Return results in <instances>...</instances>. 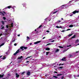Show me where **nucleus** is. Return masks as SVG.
<instances>
[{"label":"nucleus","mask_w":79,"mask_h":79,"mask_svg":"<svg viewBox=\"0 0 79 79\" xmlns=\"http://www.w3.org/2000/svg\"><path fill=\"white\" fill-rule=\"evenodd\" d=\"M20 48L23 51V50H24V49L23 48L25 49V50H26L27 48V47L22 46L20 47Z\"/></svg>","instance_id":"nucleus-1"},{"label":"nucleus","mask_w":79,"mask_h":79,"mask_svg":"<svg viewBox=\"0 0 79 79\" xmlns=\"http://www.w3.org/2000/svg\"><path fill=\"white\" fill-rule=\"evenodd\" d=\"M19 50H20V49H18V50L15 52V53L14 54V55L15 56L17 54V53H18L19 52Z\"/></svg>","instance_id":"nucleus-2"},{"label":"nucleus","mask_w":79,"mask_h":79,"mask_svg":"<svg viewBox=\"0 0 79 79\" xmlns=\"http://www.w3.org/2000/svg\"><path fill=\"white\" fill-rule=\"evenodd\" d=\"M79 13V11H77V10H75L73 12V14H76V13Z\"/></svg>","instance_id":"nucleus-3"},{"label":"nucleus","mask_w":79,"mask_h":79,"mask_svg":"<svg viewBox=\"0 0 79 79\" xmlns=\"http://www.w3.org/2000/svg\"><path fill=\"white\" fill-rule=\"evenodd\" d=\"M0 13H1V14L2 15V16H5V15L4 14H6V12H5V11H3L2 12H0ZM4 13V14H3Z\"/></svg>","instance_id":"nucleus-4"},{"label":"nucleus","mask_w":79,"mask_h":79,"mask_svg":"<svg viewBox=\"0 0 79 79\" xmlns=\"http://www.w3.org/2000/svg\"><path fill=\"white\" fill-rule=\"evenodd\" d=\"M41 42V41H37L36 42H35L34 43V44H39V43H40Z\"/></svg>","instance_id":"nucleus-5"},{"label":"nucleus","mask_w":79,"mask_h":79,"mask_svg":"<svg viewBox=\"0 0 79 79\" xmlns=\"http://www.w3.org/2000/svg\"><path fill=\"white\" fill-rule=\"evenodd\" d=\"M11 8V6H7V7H6L5 8V9H7V8H8L9 9H10Z\"/></svg>","instance_id":"nucleus-6"},{"label":"nucleus","mask_w":79,"mask_h":79,"mask_svg":"<svg viewBox=\"0 0 79 79\" xmlns=\"http://www.w3.org/2000/svg\"><path fill=\"white\" fill-rule=\"evenodd\" d=\"M15 75L16 76V77L18 78L19 77V74H18L17 73H15Z\"/></svg>","instance_id":"nucleus-7"},{"label":"nucleus","mask_w":79,"mask_h":79,"mask_svg":"<svg viewBox=\"0 0 79 79\" xmlns=\"http://www.w3.org/2000/svg\"><path fill=\"white\" fill-rule=\"evenodd\" d=\"M27 76H29L31 74V73H30V72L28 71L27 72Z\"/></svg>","instance_id":"nucleus-8"},{"label":"nucleus","mask_w":79,"mask_h":79,"mask_svg":"<svg viewBox=\"0 0 79 79\" xmlns=\"http://www.w3.org/2000/svg\"><path fill=\"white\" fill-rule=\"evenodd\" d=\"M3 76H4V74H3L2 75L0 74V78H2V77H3Z\"/></svg>","instance_id":"nucleus-9"},{"label":"nucleus","mask_w":79,"mask_h":79,"mask_svg":"<svg viewBox=\"0 0 79 79\" xmlns=\"http://www.w3.org/2000/svg\"><path fill=\"white\" fill-rule=\"evenodd\" d=\"M46 50H47L48 51H49V50H50V48H46L45 49Z\"/></svg>","instance_id":"nucleus-10"},{"label":"nucleus","mask_w":79,"mask_h":79,"mask_svg":"<svg viewBox=\"0 0 79 79\" xmlns=\"http://www.w3.org/2000/svg\"><path fill=\"white\" fill-rule=\"evenodd\" d=\"M60 8H61L62 9H63V8H64V5L61 6H60Z\"/></svg>","instance_id":"nucleus-11"},{"label":"nucleus","mask_w":79,"mask_h":79,"mask_svg":"<svg viewBox=\"0 0 79 79\" xmlns=\"http://www.w3.org/2000/svg\"><path fill=\"white\" fill-rule=\"evenodd\" d=\"M64 59H66L65 57H63L62 59V61H66V60H65Z\"/></svg>","instance_id":"nucleus-12"},{"label":"nucleus","mask_w":79,"mask_h":79,"mask_svg":"<svg viewBox=\"0 0 79 79\" xmlns=\"http://www.w3.org/2000/svg\"><path fill=\"white\" fill-rule=\"evenodd\" d=\"M23 57L22 56H19L18 58V59H21V58H23Z\"/></svg>","instance_id":"nucleus-13"},{"label":"nucleus","mask_w":79,"mask_h":79,"mask_svg":"<svg viewBox=\"0 0 79 79\" xmlns=\"http://www.w3.org/2000/svg\"><path fill=\"white\" fill-rule=\"evenodd\" d=\"M56 27L57 28H62V27H60L58 26H56Z\"/></svg>","instance_id":"nucleus-14"},{"label":"nucleus","mask_w":79,"mask_h":79,"mask_svg":"<svg viewBox=\"0 0 79 79\" xmlns=\"http://www.w3.org/2000/svg\"><path fill=\"white\" fill-rule=\"evenodd\" d=\"M76 38V35H74L72 37H71V39H74V38Z\"/></svg>","instance_id":"nucleus-15"},{"label":"nucleus","mask_w":79,"mask_h":79,"mask_svg":"<svg viewBox=\"0 0 79 79\" xmlns=\"http://www.w3.org/2000/svg\"><path fill=\"white\" fill-rule=\"evenodd\" d=\"M69 27H73V24L70 25L69 26Z\"/></svg>","instance_id":"nucleus-16"},{"label":"nucleus","mask_w":79,"mask_h":79,"mask_svg":"<svg viewBox=\"0 0 79 79\" xmlns=\"http://www.w3.org/2000/svg\"><path fill=\"white\" fill-rule=\"evenodd\" d=\"M78 42H79V40H77L75 41V43H77Z\"/></svg>","instance_id":"nucleus-17"},{"label":"nucleus","mask_w":79,"mask_h":79,"mask_svg":"<svg viewBox=\"0 0 79 79\" xmlns=\"http://www.w3.org/2000/svg\"><path fill=\"white\" fill-rule=\"evenodd\" d=\"M1 23H2V24L3 25H4V24H5V22H4V21H1Z\"/></svg>","instance_id":"nucleus-18"},{"label":"nucleus","mask_w":79,"mask_h":79,"mask_svg":"<svg viewBox=\"0 0 79 79\" xmlns=\"http://www.w3.org/2000/svg\"><path fill=\"white\" fill-rule=\"evenodd\" d=\"M31 57H32V56H28L26 58H25V59H26V60H27L28 58H31Z\"/></svg>","instance_id":"nucleus-19"},{"label":"nucleus","mask_w":79,"mask_h":79,"mask_svg":"<svg viewBox=\"0 0 79 79\" xmlns=\"http://www.w3.org/2000/svg\"><path fill=\"white\" fill-rule=\"evenodd\" d=\"M61 75H63L62 74H58L57 75V76H61Z\"/></svg>","instance_id":"nucleus-20"},{"label":"nucleus","mask_w":79,"mask_h":79,"mask_svg":"<svg viewBox=\"0 0 79 79\" xmlns=\"http://www.w3.org/2000/svg\"><path fill=\"white\" fill-rule=\"evenodd\" d=\"M59 50L58 49H57L56 50V52H59Z\"/></svg>","instance_id":"nucleus-21"},{"label":"nucleus","mask_w":79,"mask_h":79,"mask_svg":"<svg viewBox=\"0 0 79 79\" xmlns=\"http://www.w3.org/2000/svg\"><path fill=\"white\" fill-rule=\"evenodd\" d=\"M59 48H63V47H62V46H59Z\"/></svg>","instance_id":"nucleus-22"},{"label":"nucleus","mask_w":79,"mask_h":79,"mask_svg":"<svg viewBox=\"0 0 79 79\" xmlns=\"http://www.w3.org/2000/svg\"><path fill=\"white\" fill-rule=\"evenodd\" d=\"M4 44H5V43H4L2 44L1 45H0V47H1V46H3V45Z\"/></svg>","instance_id":"nucleus-23"},{"label":"nucleus","mask_w":79,"mask_h":79,"mask_svg":"<svg viewBox=\"0 0 79 79\" xmlns=\"http://www.w3.org/2000/svg\"><path fill=\"white\" fill-rule=\"evenodd\" d=\"M50 53V52H46V55H48V53Z\"/></svg>","instance_id":"nucleus-24"},{"label":"nucleus","mask_w":79,"mask_h":79,"mask_svg":"<svg viewBox=\"0 0 79 79\" xmlns=\"http://www.w3.org/2000/svg\"><path fill=\"white\" fill-rule=\"evenodd\" d=\"M53 77H55V78H56H56H58V77H56V76H53Z\"/></svg>","instance_id":"nucleus-25"},{"label":"nucleus","mask_w":79,"mask_h":79,"mask_svg":"<svg viewBox=\"0 0 79 79\" xmlns=\"http://www.w3.org/2000/svg\"><path fill=\"white\" fill-rule=\"evenodd\" d=\"M11 27H13V23H12L11 24Z\"/></svg>","instance_id":"nucleus-26"},{"label":"nucleus","mask_w":79,"mask_h":79,"mask_svg":"<svg viewBox=\"0 0 79 79\" xmlns=\"http://www.w3.org/2000/svg\"><path fill=\"white\" fill-rule=\"evenodd\" d=\"M72 35H73V34H69V35H68V36H69V37H70V36H71Z\"/></svg>","instance_id":"nucleus-27"},{"label":"nucleus","mask_w":79,"mask_h":79,"mask_svg":"<svg viewBox=\"0 0 79 79\" xmlns=\"http://www.w3.org/2000/svg\"><path fill=\"white\" fill-rule=\"evenodd\" d=\"M42 25H40L38 27V29H39V28H40L41 27H42Z\"/></svg>","instance_id":"nucleus-28"},{"label":"nucleus","mask_w":79,"mask_h":79,"mask_svg":"<svg viewBox=\"0 0 79 79\" xmlns=\"http://www.w3.org/2000/svg\"><path fill=\"white\" fill-rule=\"evenodd\" d=\"M15 41V40H13L12 41V42H14Z\"/></svg>","instance_id":"nucleus-29"},{"label":"nucleus","mask_w":79,"mask_h":79,"mask_svg":"<svg viewBox=\"0 0 79 79\" xmlns=\"http://www.w3.org/2000/svg\"><path fill=\"white\" fill-rule=\"evenodd\" d=\"M64 8H67L68 7V6H66L65 5H64Z\"/></svg>","instance_id":"nucleus-30"},{"label":"nucleus","mask_w":79,"mask_h":79,"mask_svg":"<svg viewBox=\"0 0 79 79\" xmlns=\"http://www.w3.org/2000/svg\"><path fill=\"white\" fill-rule=\"evenodd\" d=\"M3 19L4 20H5L6 19V17H3Z\"/></svg>","instance_id":"nucleus-31"},{"label":"nucleus","mask_w":79,"mask_h":79,"mask_svg":"<svg viewBox=\"0 0 79 79\" xmlns=\"http://www.w3.org/2000/svg\"><path fill=\"white\" fill-rule=\"evenodd\" d=\"M57 12H58V11H56V12H53V14H55V13H57Z\"/></svg>","instance_id":"nucleus-32"},{"label":"nucleus","mask_w":79,"mask_h":79,"mask_svg":"<svg viewBox=\"0 0 79 79\" xmlns=\"http://www.w3.org/2000/svg\"><path fill=\"white\" fill-rule=\"evenodd\" d=\"M27 39H30V38H29V37L28 36H27Z\"/></svg>","instance_id":"nucleus-33"},{"label":"nucleus","mask_w":79,"mask_h":79,"mask_svg":"<svg viewBox=\"0 0 79 79\" xmlns=\"http://www.w3.org/2000/svg\"><path fill=\"white\" fill-rule=\"evenodd\" d=\"M68 50V49H65V50H64V52H66V51H67V50Z\"/></svg>","instance_id":"nucleus-34"},{"label":"nucleus","mask_w":79,"mask_h":79,"mask_svg":"<svg viewBox=\"0 0 79 79\" xmlns=\"http://www.w3.org/2000/svg\"><path fill=\"white\" fill-rule=\"evenodd\" d=\"M63 67H59V69H62V68H63Z\"/></svg>","instance_id":"nucleus-35"},{"label":"nucleus","mask_w":79,"mask_h":79,"mask_svg":"<svg viewBox=\"0 0 79 79\" xmlns=\"http://www.w3.org/2000/svg\"><path fill=\"white\" fill-rule=\"evenodd\" d=\"M6 28H8V27H9L8 25H6Z\"/></svg>","instance_id":"nucleus-36"},{"label":"nucleus","mask_w":79,"mask_h":79,"mask_svg":"<svg viewBox=\"0 0 79 79\" xmlns=\"http://www.w3.org/2000/svg\"><path fill=\"white\" fill-rule=\"evenodd\" d=\"M70 30H71V29H67L66 31H69Z\"/></svg>","instance_id":"nucleus-37"},{"label":"nucleus","mask_w":79,"mask_h":79,"mask_svg":"<svg viewBox=\"0 0 79 79\" xmlns=\"http://www.w3.org/2000/svg\"><path fill=\"white\" fill-rule=\"evenodd\" d=\"M5 58H6V57H4L3 58V60H5Z\"/></svg>","instance_id":"nucleus-38"},{"label":"nucleus","mask_w":79,"mask_h":79,"mask_svg":"<svg viewBox=\"0 0 79 79\" xmlns=\"http://www.w3.org/2000/svg\"><path fill=\"white\" fill-rule=\"evenodd\" d=\"M4 29V27L3 26L2 27V28H1V29Z\"/></svg>","instance_id":"nucleus-39"},{"label":"nucleus","mask_w":79,"mask_h":79,"mask_svg":"<svg viewBox=\"0 0 79 79\" xmlns=\"http://www.w3.org/2000/svg\"><path fill=\"white\" fill-rule=\"evenodd\" d=\"M47 32H50V31L48 30L46 31Z\"/></svg>","instance_id":"nucleus-40"},{"label":"nucleus","mask_w":79,"mask_h":79,"mask_svg":"<svg viewBox=\"0 0 79 79\" xmlns=\"http://www.w3.org/2000/svg\"><path fill=\"white\" fill-rule=\"evenodd\" d=\"M65 31L64 30H63L62 31H61V32H64Z\"/></svg>","instance_id":"nucleus-41"},{"label":"nucleus","mask_w":79,"mask_h":79,"mask_svg":"<svg viewBox=\"0 0 79 79\" xmlns=\"http://www.w3.org/2000/svg\"><path fill=\"white\" fill-rule=\"evenodd\" d=\"M24 73H25V72H23L22 73V74H24Z\"/></svg>","instance_id":"nucleus-42"},{"label":"nucleus","mask_w":79,"mask_h":79,"mask_svg":"<svg viewBox=\"0 0 79 79\" xmlns=\"http://www.w3.org/2000/svg\"><path fill=\"white\" fill-rule=\"evenodd\" d=\"M61 79H64V77H63V76L62 77V78H61Z\"/></svg>","instance_id":"nucleus-43"},{"label":"nucleus","mask_w":79,"mask_h":79,"mask_svg":"<svg viewBox=\"0 0 79 79\" xmlns=\"http://www.w3.org/2000/svg\"><path fill=\"white\" fill-rule=\"evenodd\" d=\"M77 45H79V44H77L75 45V46H77Z\"/></svg>","instance_id":"nucleus-44"},{"label":"nucleus","mask_w":79,"mask_h":79,"mask_svg":"<svg viewBox=\"0 0 79 79\" xmlns=\"http://www.w3.org/2000/svg\"><path fill=\"white\" fill-rule=\"evenodd\" d=\"M59 65V66H60V65H62V64H60Z\"/></svg>","instance_id":"nucleus-45"},{"label":"nucleus","mask_w":79,"mask_h":79,"mask_svg":"<svg viewBox=\"0 0 79 79\" xmlns=\"http://www.w3.org/2000/svg\"><path fill=\"white\" fill-rule=\"evenodd\" d=\"M16 43H15V44H14V45H15V46H16Z\"/></svg>","instance_id":"nucleus-46"},{"label":"nucleus","mask_w":79,"mask_h":79,"mask_svg":"<svg viewBox=\"0 0 79 79\" xmlns=\"http://www.w3.org/2000/svg\"><path fill=\"white\" fill-rule=\"evenodd\" d=\"M61 22V20H59V21H58V22Z\"/></svg>","instance_id":"nucleus-47"},{"label":"nucleus","mask_w":79,"mask_h":79,"mask_svg":"<svg viewBox=\"0 0 79 79\" xmlns=\"http://www.w3.org/2000/svg\"><path fill=\"white\" fill-rule=\"evenodd\" d=\"M54 73H57V72H55V71L54 72Z\"/></svg>","instance_id":"nucleus-48"},{"label":"nucleus","mask_w":79,"mask_h":79,"mask_svg":"<svg viewBox=\"0 0 79 79\" xmlns=\"http://www.w3.org/2000/svg\"><path fill=\"white\" fill-rule=\"evenodd\" d=\"M18 37H19V36H20V35L19 34L18 35Z\"/></svg>","instance_id":"nucleus-49"},{"label":"nucleus","mask_w":79,"mask_h":79,"mask_svg":"<svg viewBox=\"0 0 79 79\" xmlns=\"http://www.w3.org/2000/svg\"><path fill=\"white\" fill-rule=\"evenodd\" d=\"M49 40H52V39H49Z\"/></svg>","instance_id":"nucleus-50"},{"label":"nucleus","mask_w":79,"mask_h":79,"mask_svg":"<svg viewBox=\"0 0 79 79\" xmlns=\"http://www.w3.org/2000/svg\"><path fill=\"white\" fill-rule=\"evenodd\" d=\"M48 44V45H51V44L50 43H49Z\"/></svg>","instance_id":"nucleus-51"},{"label":"nucleus","mask_w":79,"mask_h":79,"mask_svg":"<svg viewBox=\"0 0 79 79\" xmlns=\"http://www.w3.org/2000/svg\"><path fill=\"white\" fill-rule=\"evenodd\" d=\"M54 40H53V41H51V42H54Z\"/></svg>","instance_id":"nucleus-52"},{"label":"nucleus","mask_w":79,"mask_h":79,"mask_svg":"<svg viewBox=\"0 0 79 79\" xmlns=\"http://www.w3.org/2000/svg\"><path fill=\"white\" fill-rule=\"evenodd\" d=\"M29 61H27L26 63H29Z\"/></svg>","instance_id":"nucleus-53"},{"label":"nucleus","mask_w":79,"mask_h":79,"mask_svg":"<svg viewBox=\"0 0 79 79\" xmlns=\"http://www.w3.org/2000/svg\"><path fill=\"white\" fill-rule=\"evenodd\" d=\"M67 47H70V46H67Z\"/></svg>","instance_id":"nucleus-54"},{"label":"nucleus","mask_w":79,"mask_h":79,"mask_svg":"<svg viewBox=\"0 0 79 79\" xmlns=\"http://www.w3.org/2000/svg\"><path fill=\"white\" fill-rule=\"evenodd\" d=\"M45 37H43V39H45Z\"/></svg>","instance_id":"nucleus-55"},{"label":"nucleus","mask_w":79,"mask_h":79,"mask_svg":"<svg viewBox=\"0 0 79 79\" xmlns=\"http://www.w3.org/2000/svg\"><path fill=\"white\" fill-rule=\"evenodd\" d=\"M35 31H37V29H35Z\"/></svg>","instance_id":"nucleus-56"},{"label":"nucleus","mask_w":79,"mask_h":79,"mask_svg":"<svg viewBox=\"0 0 79 79\" xmlns=\"http://www.w3.org/2000/svg\"><path fill=\"white\" fill-rule=\"evenodd\" d=\"M61 19H62V20H63V18H61Z\"/></svg>","instance_id":"nucleus-57"},{"label":"nucleus","mask_w":79,"mask_h":79,"mask_svg":"<svg viewBox=\"0 0 79 79\" xmlns=\"http://www.w3.org/2000/svg\"><path fill=\"white\" fill-rule=\"evenodd\" d=\"M2 56H0V58H1V57Z\"/></svg>","instance_id":"nucleus-58"},{"label":"nucleus","mask_w":79,"mask_h":79,"mask_svg":"<svg viewBox=\"0 0 79 79\" xmlns=\"http://www.w3.org/2000/svg\"><path fill=\"white\" fill-rule=\"evenodd\" d=\"M47 45H48V44H47V45H46V46H47Z\"/></svg>","instance_id":"nucleus-59"},{"label":"nucleus","mask_w":79,"mask_h":79,"mask_svg":"<svg viewBox=\"0 0 79 79\" xmlns=\"http://www.w3.org/2000/svg\"><path fill=\"white\" fill-rule=\"evenodd\" d=\"M62 65H64V64H62Z\"/></svg>","instance_id":"nucleus-60"},{"label":"nucleus","mask_w":79,"mask_h":79,"mask_svg":"<svg viewBox=\"0 0 79 79\" xmlns=\"http://www.w3.org/2000/svg\"><path fill=\"white\" fill-rule=\"evenodd\" d=\"M24 6L25 7H26V5H24V6Z\"/></svg>","instance_id":"nucleus-61"},{"label":"nucleus","mask_w":79,"mask_h":79,"mask_svg":"<svg viewBox=\"0 0 79 79\" xmlns=\"http://www.w3.org/2000/svg\"><path fill=\"white\" fill-rule=\"evenodd\" d=\"M77 77H79V75H78L77 76Z\"/></svg>","instance_id":"nucleus-62"},{"label":"nucleus","mask_w":79,"mask_h":79,"mask_svg":"<svg viewBox=\"0 0 79 79\" xmlns=\"http://www.w3.org/2000/svg\"><path fill=\"white\" fill-rule=\"evenodd\" d=\"M70 16H72V15H70Z\"/></svg>","instance_id":"nucleus-63"},{"label":"nucleus","mask_w":79,"mask_h":79,"mask_svg":"<svg viewBox=\"0 0 79 79\" xmlns=\"http://www.w3.org/2000/svg\"><path fill=\"white\" fill-rule=\"evenodd\" d=\"M46 19H44V20H46Z\"/></svg>","instance_id":"nucleus-64"}]
</instances>
